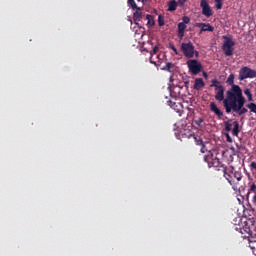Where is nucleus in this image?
<instances>
[{
  "mask_svg": "<svg viewBox=\"0 0 256 256\" xmlns=\"http://www.w3.org/2000/svg\"><path fill=\"white\" fill-rule=\"evenodd\" d=\"M187 1H189V0H178V5H180V7H183V5H185V3H187Z\"/></svg>",
  "mask_w": 256,
  "mask_h": 256,
  "instance_id": "72a5a7b5",
  "label": "nucleus"
},
{
  "mask_svg": "<svg viewBox=\"0 0 256 256\" xmlns=\"http://www.w3.org/2000/svg\"><path fill=\"white\" fill-rule=\"evenodd\" d=\"M247 109L250 110L251 113H255L256 114V104L251 102L249 104L246 105Z\"/></svg>",
  "mask_w": 256,
  "mask_h": 256,
  "instance_id": "412c9836",
  "label": "nucleus"
},
{
  "mask_svg": "<svg viewBox=\"0 0 256 256\" xmlns=\"http://www.w3.org/2000/svg\"><path fill=\"white\" fill-rule=\"evenodd\" d=\"M150 63H151L152 65H157V63H156L155 61H153V56L150 57Z\"/></svg>",
  "mask_w": 256,
  "mask_h": 256,
  "instance_id": "ea45409f",
  "label": "nucleus"
},
{
  "mask_svg": "<svg viewBox=\"0 0 256 256\" xmlns=\"http://www.w3.org/2000/svg\"><path fill=\"white\" fill-rule=\"evenodd\" d=\"M250 167H251V169L256 170V162H251Z\"/></svg>",
  "mask_w": 256,
  "mask_h": 256,
  "instance_id": "4c0bfd02",
  "label": "nucleus"
},
{
  "mask_svg": "<svg viewBox=\"0 0 256 256\" xmlns=\"http://www.w3.org/2000/svg\"><path fill=\"white\" fill-rule=\"evenodd\" d=\"M142 13L141 10H137L133 13V19L134 21H141V17H142Z\"/></svg>",
  "mask_w": 256,
  "mask_h": 256,
  "instance_id": "6ab92c4d",
  "label": "nucleus"
},
{
  "mask_svg": "<svg viewBox=\"0 0 256 256\" xmlns=\"http://www.w3.org/2000/svg\"><path fill=\"white\" fill-rule=\"evenodd\" d=\"M128 7H131V9H136L137 11H141V8L137 6V3H135V0H128Z\"/></svg>",
  "mask_w": 256,
  "mask_h": 256,
  "instance_id": "f3484780",
  "label": "nucleus"
},
{
  "mask_svg": "<svg viewBox=\"0 0 256 256\" xmlns=\"http://www.w3.org/2000/svg\"><path fill=\"white\" fill-rule=\"evenodd\" d=\"M249 193H256V184H252L249 189Z\"/></svg>",
  "mask_w": 256,
  "mask_h": 256,
  "instance_id": "2f4dec72",
  "label": "nucleus"
},
{
  "mask_svg": "<svg viewBox=\"0 0 256 256\" xmlns=\"http://www.w3.org/2000/svg\"><path fill=\"white\" fill-rule=\"evenodd\" d=\"M216 9H223V2H220V3H216L215 5Z\"/></svg>",
  "mask_w": 256,
  "mask_h": 256,
  "instance_id": "f704fd0d",
  "label": "nucleus"
},
{
  "mask_svg": "<svg viewBox=\"0 0 256 256\" xmlns=\"http://www.w3.org/2000/svg\"><path fill=\"white\" fill-rule=\"evenodd\" d=\"M223 175L228 181L229 185H235V181L233 180L236 179L237 181H241L243 179V173H241L240 170H235V167L230 166V167H223Z\"/></svg>",
  "mask_w": 256,
  "mask_h": 256,
  "instance_id": "f03ea898",
  "label": "nucleus"
},
{
  "mask_svg": "<svg viewBox=\"0 0 256 256\" xmlns=\"http://www.w3.org/2000/svg\"><path fill=\"white\" fill-rule=\"evenodd\" d=\"M215 3H223V0H214Z\"/></svg>",
  "mask_w": 256,
  "mask_h": 256,
  "instance_id": "37998d69",
  "label": "nucleus"
},
{
  "mask_svg": "<svg viewBox=\"0 0 256 256\" xmlns=\"http://www.w3.org/2000/svg\"><path fill=\"white\" fill-rule=\"evenodd\" d=\"M175 103L176 102H173V100H168L167 101V105H169V107H171V109H172V107H175Z\"/></svg>",
  "mask_w": 256,
  "mask_h": 256,
  "instance_id": "473e14b6",
  "label": "nucleus"
},
{
  "mask_svg": "<svg viewBox=\"0 0 256 256\" xmlns=\"http://www.w3.org/2000/svg\"><path fill=\"white\" fill-rule=\"evenodd\" d=\"M249 247L253 251H256V240H249Z\"/></svg>",
  "mask_w": 256,
  "mask_h": 256,
  "instance_id": "a878e982",
  "label": "nucleus"
},
{
  "mask_svg": "<svg viewBox=\"0 0 256 256\" xmlns=\"http://www.w3.org/2000/svg\"><path fill=\"white\" fill-rule=\"evenodd\" d=\"M194 123L198 127H203V118H197L196 120H194Z\"/></svg>",
  "mask_w": 256,
  "mask_h": 256,
  "instance_id": "cd10ccee",
  "label": "nucleus"
},
{
  "mask_svg": "<svg viewBox=\"0 0 256 256\" xmlns=\"http://www.w3.org/2000/svg\"><path fill=\"white\" fill-rule=\"evenodd\" d=\"M226 141L228 143H233V139L231 138V136L229 134H226Z\"/></svg>",
  "mask_w": 256,
  "mask_h": 256,
  "instance_id": "c9c22d12",
  "label": "nucleus"
},
{
  "mask_svg": "<svg viewBox=\"0 0 256 256\" xmlns=\"http://www.w3.org/2000/svg\"><path fill=\"white\" fill-rule=\"evenodd\" d=\"M253 203H256V194L254 195V197L252 198Z\"/></svg>",
  "mask_w": 256,
  "mask_h": 256,
  "instance_id": "79ce46f5",
  "label": "nucleus"
},
{
  "mask_svg": "<svg viewBox=\"0 0 256 256\" xmlns=\"http://www.w3.org/2000/svg\"><path fill=\"white\" fill-rule=\"evenodd\" d=\"M205 87V82L203 81V78H196L194 81L193 89L195 91H201Z\"/></svg>",
  "mask_w": 256,
  "mask_h": 256,
  "instance_id": "f8f14e48",
  "label": "nucleus"
},
{
  "mask_svg": "<svg viewBox=\"0 0 256 256\" xmlns=\"http://www.w3.org/2000/svg\"><path fill=\"white\" fill-rule=\"evenodd\" d=\"M137 1H141V0H137Z\"/></svg>",
  "mask_w": 256,
  "mask_h": 256,
  "instance_id": "49530a36",
  "label": "nucleus"
},
{
  "mask_svg": "<svg viewBox=\"0 0 256 256\" xmlns=\"http://www.w3.org/2000/svg\"><path fill=\"white\" fill-rule=\"evenodd\" d=\"M232 135H234V137L239 136V122H237V121L233 122Z\"/></svg>",
  "mask_w": 256,
  "mask_h": 256,
  "instance_id": "2eb2a0df",
  "label": "nucleus"
},
{
  "mask_svg": "<svg viewBox=\"0 0 256 256\" xmlns=\"http://www.w3.org/2000/svg\"><path fill=\"white\" fill-rule=\"evenodd\" d=\"M253 229H255L254 226L252 227H248L247 225L245 227H243V229L241 230V233H247V235H249L250 237H256V233L253 232Z\"/></svg>",
  "mask_w": 256,
  "mask_h": 256,
  "instance_id": "4468645a",
  "label": "nucleus"
},
{
  "mask_svg": "<svg viewBox=\"0 0 256 256\" xmlns=\"http://www.w3.org/2000/svg\"><path fill=\"white\" fill-rule=\"evenodd\" d=\"M187 65L192 75H199L203 69V66L200 64V62L195 59L188 60Z\"/></svg>",
  "mask_w": 256,
  "mask_h": 256,
  "instance_id": "423d86ee",
  "label": "nucleus"
},
{
  "mask_svg": "<svg viewBox=\"0 0 256 256\" xmlns=\"http://www.w3.org/2000/svg\"><path fill=\"white\" fill-rule=\"evenodd\" d=\"M147 17V19H148V25H150L151 27H153V25H155V20H152L151 19V15H147L146 16Z\"/></svg>",
  "mask_w": 256,
  "mask_h": 256,
  "instance_id": "c756f323",
  "label": "nucleus"
},
{
  "mask_svg": "<svg viewBox=\"0 0 256 256\" xmlns=\"http://www.w3.org/2000/svg\"><path fill=\"white\" fill-rule=\"evenodd\" d=\"M142 3H143V4L147 3V0H142Z\"/></svg>",
  "mask_w": 256,
  "mask_h": 256,
  "instance_id": "c03bdc74",
  "label": "nucleus"
},
{
  "mask_svg": "<svg viewBox=\"0 0 256 256\" xmlns=\"http://www.w3.org/2000/svg\"><path fill=\"white\" fill-rule=\"evenodd\" d=\"M177 10V1L171 0L168 3V11H176Z\"/></svg>",
  "mask_w": 256,
  "mask_h": 256,
  "instance_id": "dca6fc26",
  "label": "nucleus"
},
{
  "mask_svg": "<svg viewBox=\"0 0 256 256\" xmlns=\"http://www.w3.org/2000/svg\"><path fill=\"white\" fill-rule=\"evenodd\" d=\"M244 94L246 95V97L248 98V101H253V94L251 93V89L246 88L244 90Z\"/></svg>",
  "mask_w": 256,
  "mask_h": 256,
  "instance_id": "aec40b11",
  "label": "nucleus"
},
{
  "mask_svg": "<svg viewBox=\"0 0 256 256\" xmlns=\"http://www.w3.org/2000/svg\"><path fill=\"white\" fill-rule=\"evenodd\" d=\"M150 63H151L152 65H157V63H156L155 61H153V56L150 57Z\"/></svg>",
  "mask_w": 256,
  "mask_h": 256,
  "instance_id": "58836bf2",
  "label": "nucleus"
},
{
  "mask_svg": "<svg viewBox=\"0 0 256 256\" xmlns=\"http://www.w3.org/2000/svg\"><path fill=\"white\" fill-rule=\"evenodd\" d=\"M158 25L159 27H163V25H165V18L162 15L158 16Z\"/></svg>",
  "mask_w": 256,
  "mask_h": 256,
  "instance_id": "b1692460",
  "label": "nucleus"
},
{
  "mask_svg": "<svg viewBox=\"0 0 256 256\" xmlns=\"http://www.w3.org/2000/svg\"><path fill=\"white\" fill-rule=\"evenodd\" d=\"M204 161L208 163V167H222V169L225 167L221 165V160L217 156H213V154L204 156Z\"/></svg>",
  "mask_w": 256,
  "mask_h": 256,
  "instance_id": "0eeeda50",
  "label": "nucleus"
},
{
  "mask_svg": "<svg viewBox=\"0 0 256 256\" xmlns=\"http://www.w3.org/2000/svg\"><path fill=\"white\" fill-rule=\"evenodd\" d=\"M214 92L215 100L219 101V103L222 101L227 115H229V113H236V115L241 117L249 112V110L245 108L246 99L239 85H233L230 90L226 92V98L225 87H223V85L216 86Z\"/></svg>",
  "mask_w": 256,
  "mask_h": 256,
  "instance_id": "f257e3e1",
  "label": "nucleus"
},
{
  "mask_svg": "<svg viewBox=\"0 0 256 256\" xmlns=\"http://www.w3.org/2000/svg\"><path fill=\"white\" fill-rule=\"evenodd\" d=\"M194 141L196 145H201V149H200L201 153H207V142H203V139L201 138V136H195Z\"/></svg>",
  "mask_w": 256,
  "mask_h": 256,
  "instance_id": "9d476101",
  "label": "nucleus"
},
{
  "mask_svg": "<svg viewBox=\"0 0 256 256\" xmlns=\"http://www.w3.org/2000/svg\"><path fill=\"white\" fill-rule=\"evenodd\" d=\"M225 131L229 132L233 128V124L231 123V120L224 122Z\"/></svg>",
  "mask_w": 256,
  "mask_h": 256,
  "instance_id": "5701e85b",
  "label": "nucleus"
},
{
  "mask_svg": "<svg viewBox=\"0 0 256 256\" xmlns=\"http://www.w3.org/2000/svg\"><path fill=\"white\" fill-rule=\"evenodd\" d=\"M180 51H182L184 57L187 59H193V57H199V51L195 50V45L193 42H183L180 46Z\"/></svg>",
  "mask_w": 256,
  "mask_h": 256,
  "instance_id": "7ed1b4c3",
  "label": "nucleus"
},
{
  "mask_svg": "<svg viewBox=\"0 0 256 256\" xmlns=\"http://www.w3.org/2000/svg\"><path fill=\"white\" fill-rule=\"evenodd\" d=\"M185 29H187V24L185 23H178V37L180 40L185 37Z\"/></svg>",
  "mask_w": 256,
  "mask_h": 256,
  "instance_id": "ddd939ff",
  "label": "nucleus"
},
{
  "mask_svg": "<svg viewBox=\"0 0 256 256\" xmlns=\"http://www.w3.org/2000/svg\"><path fill=\"white\" fill-rule=\"evenodd\" d=\"M181 107H183V105L181 103L175 102V105H174V107H172V109H174V111L179 112V111H181Z\"/></svg>",
  "mask_w": 256,
  "mask_h": 256,
  "instance_id": "bb28decb",
  "label": "nucleus"
},
{
  "mask_svg": "<svg viewBox=\"0 0 256 256\" xmlns=\"http://www.w3.org/2000/svg\"><path fill=\"white\" fill-rule=\"evenodd\" d=\"M222 84H221V81L217 80V79H213L211 80V84H210V87H214L217 88V87H220Z\"/></svg>",
  "mask_w": 256,
  "mask_h": 256,
  "instance_id": "4be33fe9",
  "label": "nucleus"
},
{
  "mask_svg": "<svg viewBox=\"0 0 256 256\" xmlns=\"http://www.w3.org/2000/svg\"><path fill=\"white\" fill-rule=\"evenodd\" d=\"M224 43L222 45V51L226 57H231L233 55V51H235V41L233 38L228 36H223Z\"/></svg>",
  "mask_w": 256,
  "mask_h": 256,
  "instance_id": "20e7f679",
  "label": "nucleus"
},
{
  "mask_svg": "<svg viewBox=\"0 0 256 256\" xmlns=\"http://www.w3.org/2000/svg\"><path fill=\"white\" fill-rule=\"evenodd\" d=\"M195 27H198L200 29V34L205 32V31H210L212 33V31H215V28L213 26H211V24H207V23H196Z\"/></svg>",
  "mask_w": 256,
  "mask_h": 256,
  "instance_id": "1a4fd4ad",
  "label": "nucleus"
},
{
  "mask_svg": "<svg viewBox=\"0 0 256 256\" xmlns=\"http://www.w3.org/2000/svg\"><path fill=\"white\" fill-rule=\"evenodd\" d=\"M172 67H173V64L168 62V63H166V65L163 69H164V71H171Z\"/></svg>",
  "mask_w": 256,
  "mask_h": 256,
  "instance_id": "7c9ffc66",
  "label": "nucleus"
},
{
  "mask_svg": "<svg viewBox=\"0 0 256 256\" xmlns=\"http://www.w3.org/2000/svg\"><path fill=\"white\" fill-rule=\"evenodd\" d=\"M210 111H212V113L216 114L219 119L223 118V111H221V109H219V107H217V104L215 102L210 103Z\"/></svg>",
  "mask_w": 256,
  "mask_h": 256,
  "instance_id": "9b49d317",
  "label": "nucleus"
},
{
  "mask_svg": "<svg viewBox=\"0 0 256 256\" xmlns=\"http://www.w3.org/2000/svg\"><path fill=\"white\" fill-rule=\"evenodd\" d=\"M180 23H184V25H189V23H191V18H189L188 16H183L182 22Z\"/></svg>",
  "mask_w": 256,
  "mask_h": 256,
  "instance_id": "393cba45",
  "label": "nucleus"
},
{
  "mask_svg": "<svg viewBox=\"0 0 256 256\" xmlns=\"http://www.w3.org/2000/svg\"><path fill=\"white\" fill-rule=\"evenodd\" d=\"M200 7L202 9V15H204V17H213V9H211V6L209 5V2H207V0H200Z\"/></svg>",
  "mask_w": 256,
  "mask_h": 256,
  "instance_id": "6e6552de",
  "label": "nucleus"
},
{
  "mask_svg": "<svg viewBox=\"0 0 256 256\" xmlns=\"http://www.w3.org/2000/svg\"><path fill=\"white\" fill-rule=\"evenodd\" d=\"M234 225H237V222H234Z\"/></svg>",
  "mask_w": 256,
  "mask_h": 256,
  "instance_id": "a18cd8bd",
  "label": "nucleus"
},
{
  "mask_svg": "<svg viewBox=\"0 0 256 256\" xmlns=\"http://www.w3.org/2000/svg\"><path fill=\"white\" fill-rule=\"evenodd\" d=\"M169 49H171L175 53V55H179V51L177 50L173 43L169 44Z\"/></svg>",
  "mask_w": 256,
  "mask_h": 256,
  "instance_id": "c85d7f7f",
  "label": "nucleus"
},
{
  "mask_svg": "<svg viewBox=\"0 0 256 256\" xmlns=\"http://www.w3.org/2000/svg\"><path fill=\"white\" fill-rule=\"evenodd\" d=\"M226 83L233 87V85H235V74H230L226 80Z\"/></svg>",
  "mask_w": 256,
  "mask_h": 256,
  "instance_id": "a211bd4d",
  "label": "nucleus"
},
{
  "mask_svg": "<svg viewBox=\"0 0 256 256\" xmlns=\"http://www.w3.org/2000/svg\"><path fill=\"white\" fill-rule=\"evenodd\" d=\"M256 78V71L244 66L239 70V81H245V79H255Z\"/></svg>",
  "mask_w": 256,
  "mask_h": 256,
  "instance_id": "39448f33",
  "label": "nucleus"
},
{
  "mask_svg": "<svg viewBox=\"0 0 256 256\" xmlns=\"http://www.w3.org/2000/svg\"><path fill=\"white\" fill-rule=\"evenodd\" d=\"M203 77L204 79H209V74H207V72H203Z\"/></svg>",
  "mask_w": 256,
  "mask_h": 256,
  "instance_id": "a19ab883",
  "label": "nucleus"
},
{
  "mask_svg": "<svg viewBox=\"0 0 256 256\" xmlns=\"http://www.w3.org/2000/svg\"><path fill=\"white\" fill-rule=\"evenodd\" d=\"M158 51H159V47L155 46V47L153 48V53H154V55H157Z\"/></svg>",
  "mask_w": 256,
  "mask_h": 256,
  "instance_id": "e433bc0d",
  "label": "nucleus"
}]
</instances>
